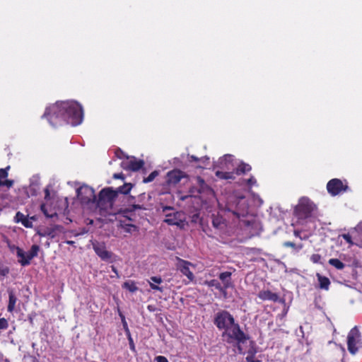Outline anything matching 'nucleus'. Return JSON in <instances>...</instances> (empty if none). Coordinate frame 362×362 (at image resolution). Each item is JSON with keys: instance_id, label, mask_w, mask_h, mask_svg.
<instances>
[{"instance_id": "obj_41", "label": "nucleus", "mask_w": 362, "mask_h": 362, "mask_svg": "<svg viewBox=\"0 0 362 362\" xmlns=\"http://www.w3.org/2000/svg\"><path fill=\"white\" fill-rule=\"evenodd\" d=\"M59 228V226H55L54 228H48L47 230L46 234L50 238H53L55 236V229H58Z\"/></svg>"}, {"instance_id": "obj_26", "label": "nucleus", "mask_w": 362, "mask_h": 362, "mask_svg": "<svg viewBox=\"0 0 362 362\" xmlns=\"http://www.w3.org/2000/svg\"><path fill=\"white\" fill-rule=\"evenodd\" d=\"M8 307H7V310L9 313H12L15 309L16 303L17 301V298H16L13 290H8Z\"/></svg>"}, {"instance_id": "obj_33", "label": "nucleus", "mask_w": 362, "mask_h": 362, "mask_svg": "<svg viewBox=\"0 0 362 362\" xmlns=\"http://www.w3.org/2000/svg\"><path fill=\"white\" fill-rule=\"evenodd\" d=\"M283 246L285 247H291L296 251H299L303 248V244L296 245L291 241H286L283 243Z\"/></svg>"}, {"instance_id": "obj_60", "label": "nucleus", "mask_w": 362, "mask_h": 362, "mask_svg": "<svg viewBox=\"0 0 362 362\" xmlns=\"http://www.w3.org/2000/svg\"><path fill=\"white\" fill-rule=\"evenodd\" d=\"M29 219H30V221H36L37 218L35 216H33L30 217Z\"/></svg>"}, {"instance_id": "obj_42", "label": "nucleus", "mask_w": 362, "mask_h": 362, "mask_svg": "<svg viewBox=\"0 0 362 362\" xmlns=\"http://www.w3.org/2000/svg\"><path fill=\"white\" fill-rule=\"evenodd\" d=\"M9 268L8 267H0V276L4 277L9 274Z\"/></svg>"}, {"instance_id": "obj_8", "label": "nucleus", "mask_w": 362, "mask_h": 362, "mask_svg": "<svg viewBox=\"0 0 362 362\" xmlns=\"http://www.w3.org/2000/svg\"><path fill=\"white\" fill-rule=\"evenodd\" d=\"M235 319L228 311L221 310L214 317V323L218 329L227 330L233 324Z\"/></svg>"}, {"instance_id": "obj_27", "label": "nucleus", "mask_w": 362, "mask_h": 362, "mask_svg": "<svg viewBox=\"0 0 362 362\" xmlns=\"http://www.w3.org/2000/svg\"><path fill=\"white\" fill-rule=\"evenodd\" d=\"M151 281L152 282H149V286L151 287V288L152 290H156V291H158L160 292H163V288L161 287V286H159L158 285H156L155 284L153 283H156V284H160L163 282V279L160 276H151Z\"/></svg>"}, {"instance_id": "obj_54", "label": "nucleus", "mask_w": 362, "mask_h": 362, "mask_svg": "<svg viewBox=\"0 0 362 362\" xmlns=\"http://www.w3.org/2000/svg\"><path fill=\"white\" fill-rule=\"evenodd\" d=\"M147 308L150 312H153L155 310V308L152 305H148Z\"/></svg>"}, {"instance_id": "obj_48", "label": "nucleus", "mask_w": 362, "mask_h": 362, "mask_svg": "<svg viewBox=\"0 0 362 362\" xmlns=\"http://www.w3.org/2000/svg\"><path fill=\"white\" fill-rule=\"evenodd\" d=\"M13 185V181L11 180H6L2 181V186H6L7 187H11Z\"/></svg>"}, {"instance_id": "obj_30", "label": "nucleus", "mask_w": 362, "mask_h": 362, "mask_svg": "<svg viewBox=\"0 0 362 362\" xmlns=\"http://www.w3.org/2000/svg\"><path fill=\"white\" fill-rule=\"evenodd\" d=\"M40 247L37 245H33L31 246L30 250L27 253L30 262L32 259L37 256Z\"/></svg>"}, {"instance_id": "obj_18", "label": "nucleus", "mask_w": 362, "mask_h": 362, "mask_svg": "<svg viewBox=\"0 0 362 362\" xmlns=\"http://www.w3.org/2000/svg\"><path fill=\"white\" fill-rule=\"evenodd\" d=\"M16 223H21L24 227L27 228H32L33 227V222L30 221L28 216H25L21 211H18L14 217Z\"/></svg>"}, {"instance_id": "obj_55", "label": "nucleus", "mask_w": 362, "mask_h": 362, "mask_svg": "<svg viewBox=\"0 0 362 362\" xmlns=\"http://www.w3.org/2000/svg\"><path fill=\"white\" fill-rule=\"evenodd\" d=\"M1 362H11L10 360L7 358H4L3 357V355L1 354Z\"/></svg>"}, {"instance_id": "obj_2", "label": "nucleus", "mask_w": 362, "mask_h": 362, "mask_svg": "<svg viewBox=\"0 0 362 362\" xmlns=\"http://www.w3.org/2000/svg\"><path fill=\"white\" fill-rule=\"evenodd\" d=\"M63 102H57L47 107L42 115L53 127L62 125L64 123Z\"/></svg>"}, {"instance_id": "obj_34", "label": "nucleus", "mask_w": 362, "mask_h": 362, "mask_svg": "<svg viewBox=\"0 0 362 362\" xmlns=\"http://www.w3.org/2000/svg\"><path fill=\"white\" fill-rule=\"evenodd\" d=\"M158 175V172L157 170H154L150 173V175L144 177L143 180L144 183H148L154 180V179Z\"/></svg>"}, {"instance_id": "obj_11", "label": "nucleus", "mask_w": 362, "mask_h": 362, "mask_svg": "<svg viewBox=\"0 0 362 362\" xmlns=\"http://www.w3.org/2000/svg\"><path fill=\"white\" fill-rule=\"evenodd\" d=\"M92 245L95 252L102 260L107 261L112 258L113 254L107 250L105 243L95 240L92 243Z\"/></svg>"}, {"instance_id": "obj_12", "label": "nucleus", "mask_w": 362, "mask_h": 362, "mask_svg": "<svg viewBox=\"0 0 362 362\" xmlns=\"http://www.w3.org/2000/svg\"><path fill=\"white\" fill-rule=\"evenodd\" d=\"M144 165V161L143 160L132 159L127 161H123L121 163V166L124 170L131 171H138L142 168Z\"/></svg>"}, {"instance_id": "obj_57", "label": "nucleus", "mask_w": 362, "mask_h": 362, "mask_svg": "<svg viewBox=\"0 0 362 362\" xmlns=\"http://www.w3.org/2000/svg\"><path fill=\"white\" fill-rule=\"evenodd\" d=\"M66 243L68 244V245H72L74 244V241H73V240H66Z\"/></svg>"}, {"instance_id": "obj_19", "label": "nucleus", "mask_w": 362, "mask_h": 362, "mask_svg": "<svg viewBox=\"0 0 362 362\" xmlns=\"http://www.w3.org/2000/svg\"><path fill=\"white\" fill-rule=\"evenodd\" d=\"M180 214L179 212H174L173 214H168L165 215L164 222L170 226H179L182 223L180 218Z\"/></svg>"}, {"instance_id": "obj_43", "label": "nucleus", "mask_w": 362, "mask_h": 362, "mask_svg": "<svg viewBox=\"0 0 362 362\" xmlns=\"http://www.w3.org/2000/svg\"><path fill=\"white\" fill-rule=\"evenodd\" d=\"M246 183L250 187H251L253 185H257V180L253 176H251L249 179L246 180Z\"/></svg>"}, {"instance_id": "obj_21", "label": "nucleus", "mask_w": 362, "mask_h": 362, "mask_svg": "<svg viewBox=\"0 0 362 362\" xmlns=\"http://www.w3.org/2000/svg\"><path fill=\"white\" fill-rule=\"evenodd\" d=\"M231 275L232 273L230 272H221L218 275L219 279L223 283V286L225 288V290L227 291V289L232 286V281H231Z\"/></svg>"}, {"instance_id": "obj_3", "label": "nucleus", "mask_w": 362, "mask_h": 362, "mask_svg": "<svg viewBox=\"0 0 362 362\" xmlns=\"http://www.w3.org/2000/svg\"><path fill=\"white\" fill-rule=\"evenodd\" d=\"M316 205L308 197H301L296 206L293 214L298 220H306L313 216Z\"/></svg>"}, {"instance_id": "obj_59", "label": "nucleus", "mask_w": 362, "mask_h": 362, "mask_svg": "<svg viewBox=\"0 0 362 362\" xmlns=\"http://www.w3.org/2000/svg\"><path fill=\"white\" fill-rule=\"evenodd\" d=\"M294 235H295V236H296V237H299V236H300V231H298V230H294Z\"/></svg>"}, {"instance_id": "obj_14", "label": "nucleus", "mask_w": 362, "mask_h": 362, "mask_svg": "<svg viewBox=\"0 0 362 362\" xmlns=\"http://www.w3.org/2000/svg\"><path fill=\"white\" fill-rule=\"evenodd\" d=\"M184 177V173L180 170H173L167 173V183L175 185Z\"/></svg>"}, {"instance_id": "obj_7", "label": "nucleus", "mask_w": 362, "mask_h": 362, "mask_svg": "<svg viewBox=\"0 0 362 362\" xmlns=\"http://www.w3.org/2000/svg\"><path fill=\"white\" fill-rule=\"evenodd\" d=\"M248 204L245 197H236L232 203H228V209L237 217L245 216L247 214Z\"/></svg>"}, {"instance_id": "obj_23", "label": "nucleus", "mask_w": 362, "mask_h": 362, "mask_svg": "<svg viewBox=\"0 0 362 362\" xmlns=\"http://www.w3.org/2000/svg\"><path fill=\"white\" fill-rule=\"evenodd\" d=\"M16 255L18 258V261L21 266L25 267L30 264L27 253L23 249L17 248Z\"/></svg>"}, {"instance_id": "obj_9", "label": "nucleus", "mask_w": 362, "mask_h": 362, "mask_svg": "<svg viewBox=\"0 0 362 362\" xmlns=\"http://www.w3.org/2000/svg\"><path fill=\"white\" fill-rule=\"evenodd\" d=\"M76 194L82 204H88L97 202L94 189L88 185H84L78 188Z\"/></svg>"}, {"instance_id": "obj_47", "label": "nucleus", "mask_w": 362, "mask_h": 362, "mask_svg": "<svg viewBox=\"0 0 362 362\" xmlns=\"http://www.w3.org/2000/svg\"><path fill=\"white\" fill-rule=\"evenodd\" d=\"M156 362H169L168 358L163 356H158L155 358Z\"/></svg>"}, {"instance_id": "obj_53", "label": "nucleus", "mask_w": 362, "mask_h": 362, "mask_svg": "<svg viewBox=\"0 0 362 362\" xmlns=\"http://www.w3.org/2000/svg\"><path fill=\"white\" fill-rule=\"evenodd\" d=\"M125 332V334L127 335V339H129V337H132V335H131V332L129 331V329H127L124 331Z\"/></svg>"}, {"instance_id": "obj_20", "label": "nucleus", "mask_w": 362, "mask_h": 362, "mask_svg": "<svg viewBox=\"0 0 362 362\" xmlns=\"http://www.w3.org/2000/svg\"><path fill=\"white\" fill-rule=\"evenodd\" d=\"M316 277L318 281V288L322 290L328 291L331 284L329 279L320 273L316 274Z\"/></svg>"}, {"instance_id": "obj_52", "label": "nucleus", "mask_w": 362, "mask_h": 362, "mask_svg": "<svg viewBox=\"0 0 362 362\" xmlns=\"http://www.w3.org/2000/svg\"><path fill=\"white\" fill-rule=\"evenodd\" d=\"M50 192L48 188L45 189V199H48L49 198Z\"/></svg>"}, {"instance_id": "obj_6", "label": "nucleus", "mask_w": 362, "mask_h": 362, "mask_svg": "<svg viewBox=\"0 0 362 362\" xmlns=\"http://www.w3.org/2000/svg\"><path fill=\"white\" fill-rule=\"evenodd\" d=\"M361 334L357 326L354 327L348 333L347 348L350 354L354 355L361 346Z\"/></svg>"}, {"instance_id": "obj_24", "label": "nucleus", "mask_w": 362, "mask_h": 362, "mask_svg": "<svg viewBox=\"0 0 362 362\" xmlns=\"http://www.w3.org/2000/svg\"><path fill=\"white\" fill-rule=\"evenodd\" d=\"M251 170L252 167L249 164L242 161L235 169L234 173L237 175H241L250 172Z\"/></svg>"}, {"instance_id": "obj_38", "label": "nucleus", "mask_w": 362, "mask_h": 362, "mask_svg": "<svg viewBox=\"0 0 362 362\" xmlns=\"http://www.w3.org/2000/svg\"><path fill=\"white\" fill-rule=\"evenodd\" d=\"M10 166H7L5 168H1L0 169V180L4 179L8 177V170H9Z\"/></svg>"}, {"instance_id": "obj_13", "label": "nucleus", "mask_w": 362, "mask_h": 362, "mask_svg": "<svg viewBox=\"0 0 362 362\" xmlns=\"http://www.w3.org/2000/svg\"><path fill=\"white\" fill-rule=\"evenodd\" d=\"M121 202L123 203L122 204V206H129L128 209L124 210V211L132 212L136 209H145V208L140 204H136L135 197L128 194L125 198H124Z\"/></svg>"}, {"instance_id": "obj_51", "label": "nucleus", "mask_w": 362, "mask_h": 362, "mask_svg": "<svg viewBox=\"0 0 362 362\" xmlns=\"http://www.w3.org/2000/svg\"><path fill=\"white\" fill-rule=\"evenodd\" d=\"M111 269H112V271L115 274L117 278H119V274L117 269L114 265L111 266Z\"/></svg>"}, {"instance_id": "obj_35", "label": "nucleus", "mask_w": 362, "mask_h": 362, "mask_svg": "<svg viewBox=\"0 0 362 362\" xmlns=\"http://www.w3.org/2000/svg\"><path fill=\"white\" fill-rule=\"evenodd\" d=\"M41 211L43 212V214H45V216L47 218H53L54 216H57V213L56 212H54V213H52V214H49L48 211H47V209L46 208V206L45 204H42L41 206Z\"/></svg>"}, {"instance_id": "obj_58", "label": "nucleus", "mask_w": 362, "mask_h": 362, "mask_svg": "<svg viewBox=\"0 0 362 362\" xmlns=\"http://www.w3.org/2000/svg\"><path fill=\"white\" fill-rule=\"evenodd\" d=\"M32 362H40L35 356L32 358Z\"/></svg>"}, {"instance_id": "obj_36", "label": "nucleus", "mask_w": 362, "mask_h": 362, "mask_svg": "<svg viewBox=\"0 0 362 362\" xmlns=\"http://www.w3.org/2000/svg\"><path fill=\"white\" fill-rule=\"evenodd\" d=\"M209 158L206 157V156H204V157H202L201 158L192 155L189 157V160L190 161H194V162H197V161H202L203 163H204L205 162H208L209 160Z\"/></svg>"}, {"instance_id": "obj_10", "label": "nucleus", "mask_w": 362, "mask_h": 362, "mask_svg": "<svg viewBox=\"0 0 362 362\" xmlns=\"http://www.w3.org/2000/svg\"><path fill=\"white\" fill-rule=\"evenodd\" d=\"M348 186L344 185L342 181L338 178L330 180L327 184V189L332 196H337L342 192H346Z\"/></svg>"}, {"instance_id": "obj_40", "label": "nucleus", "mask_w": 362, "mask_h": 362, "mask_svg": "<svg viewBox=\"0 0 362 362\" xmlns=\"http://www.w3.org/2000/svg\"><path fill=\"white\" fill-rule=\"evenodd\" d=\"M8 327V320L4 318H0V329H6Z\"/></svg>"}, {"instance_id": "obj_49", "label": "nucleus", "mask_w": 362, "mask_h": 362, "mask_svg": "<svg viewBox=\"0 0 362 362\" xmlns=\"http://www.w3.org/2000/svg\"><path fill=\"white\" fill-rule=\"evenodd\" d=\"M112 177L114 179H120L122 180H125V175L123 174V173H115L113 175H112Z\"/></svg>"}, {"instance_id": "obj_39", "label": "nucleus", "mask_w": 362, "mask_h": 362, "mask_svg": "<svg viewBox=\"0 0 362 362\" xmlns=\"http://www.w3.org/2000/svg\"><path fill=\"white\" fill-rule=\"evenodd\" d=\"M321 255L319 254H313L310 257V261L315 264L320 263Z\"/></svg>"}, {"instance_id": "obj_46", "label": "nucleus", "mask_w": 362, "mask_h": 362, "mask_svg": "<svg viewBox=\"0 0 362 362\" xmlns=\"http://www.w3.org/2000/svg\"><path fill=\"white\" fill-rule=\"evenodd\" d=\"M342 238L350 245H354L351 236L349 233L343 234Z\"/></svg>"}, {"instance_id": "obj_5", "label": "nucleus", "mask_w": 362, "mask_h": 362, "mask_svg": "<svg viewBox=\"0 0 362 362\" xmlns=\"http://www.w3.org/2000/svg\"><path fill=\"white\" fill-rule=\"evenodd\" d=\"M119 201L115 189L107 187L102 189L97 199V205L100 208H112L116 202Z\"/></svg>"}, {"instance_id": "obj_17", "label": "nucleus", "mask_w": 362, "mask_h": 362, "mask_svg": "<svg viewBox=\"0 0 362 362\" xmlns=\"http://www.w3.org/2000/svg\"><path fill=\"white\" fill-rule=\"evenodd\" d=\"M192 264L186 260L180 259L179 269L181 273L186 276L189 281L194 278L193 273L190 271L189 266Z\"/></svg>"}, {"instance_id": "obj_50", "label": "nucleus", "mask_w": 362, "mask_h": 362, "mask_svg": "<svg viewBox=\"0 0 362 362\" xmlns=\"http://www.w3.org/2000/svg\"><path fill=\"white\" fill-rule=\"evenodd\" d=\"M8 247L11 252L16 251L17 252V248H20L18 246H16L15 245H8Z\"/></svg>"}, {"instance_id": "obj_37", "label": "nucleus", "mask_w": 362, "mask_h": 362, "mask_svg": "<svg viewBox=\"0 0 362 362\" xmlns=\"http://www.w3.org/2000/svg\"><path fill=\"white\" fill-rule=\"evenodd\" d=\"M248 354H249L245 358L247 362H262L260 360L255 358V352L251 353L250 351H249Z\"/></svg>"}, {"instance_id": "obj_16", "label": "nucleus", "mask_w": 362, "mask_h": 362, "mask_svg": "<svg viewBox=\"0 0 362 362\" xmlns=\"http://www.w3.org/2000/svg\"><path fill=\"white\" fill-rule=\"evenodd\" d=\"M257 296L262 300H270L272 302H278L279 300V296L277 293H273L269 290L260 291Z\"/></svg>"}, {"instance_id": "obj_45", "label": "nucleus", "mask_w": 362, "mask_h": 362, "mask_svg": "<svg viewBox=\"0 0 362 362\" xmlns=\"http://www.w3.org/2000/svg\"><path fill=\"white\" fill-rule=\"evenodd\" d=\"M128 341H129V348H130L131 351L134 353H136V346L134 343L132 337H129V339H128Z\"/></svg>"}, {"instance_id": "obj_28", "label": "nucleus", "mask_w": 362, "mask_h": 362, "mask_svg": "<svg viewBox=\"0 0 362 362\" xmlns=\"http://www.w3.org/2000/svg\"><path fill=\"white\" fill-rule=\"evenodd\" d=\"M234 172H223L217 170L215 175L217 177L222 180H233L235 179Z\"/></svg>"}, {"instance_id": "obj_62", "label": "nucleus", "mask_w": 362, "mask_h": 362, "mask_svg": "<svg viewBox=\"0 0 362 362\" xmlns=\"http://www.w3.org/2000/svg\"><path fill=\"white\" fill-rule=\"evenodd\" d=\"M2 186V181L0 180V187Z\"/></svg>"}, {"instance_id": "obj_22", "label": "nucleus", "mask_w": 362, "mask_h": 362, "mask_svg": "<svg viewBox=\"0 0 362 362\" xmlns=\"http://www.w3.org/2000/svg\"><path fill=\"white\" fill-rule=\"evenodd\" d=\"M204 284L208 286L209 287H214L216 289L219 291L221 293H222L224 296H226L227 291L225 290V288L221 285L217 279H211L210 281H206Z\"/></svg>"}, {"instance_id": "obj_32", "label": "nucleus", "mask_w": 362, "mask_h": 362, "mask_svg": "<svg viewBox=\"0 0 362 362\" xmlns=\"http://www.w3.org/2000/svg\"><path fill=\"white\" fill-rule=\"evenodd\" d=\"M223 224L224 223L221 217L213 216L212 225L215 228L220 229Z\"/></svg>"}, {"instance_id": "obj_31", "label": "nucleus", "mask_w": 362, "mask_h": 362, "mask_svg": "<svg viewBox=\"0 0 362 362\" xmlns=\"http://www.w3.org/2000/svg\"><path fill=\"white\" fill-rule=\"evenodd\" d=\"M329 264L337 269H343L345 267V264L339 259L332 258L329 259Z\"/></svg>"}, {"instance_id": "obj_15", "label": "nucleus", "mask_w": 362, "mask_h": 362, "mask_svg": "<svg viewBox=\"0 0 362 362\" xmlns=\"http://www.w3.org/2000/svg\"><path fill=\"white\" fill-rule=\"evenodd\" d=\"M134 185L130 182H125L123 185L118 187L115 189V191L117 194V198L119 201L122 200L128 194H129Z\"/></svg>"}, {"instance_id": "obj_29", "label": "nucleus", "mask_w": 362, "mask_h": 362, "mask_svg": "<svg viewBox=\"0 0 362 362\" xmlns=\"http://www.w3.org/2000/svg\"><path fill=\"white\" fill-rule=\"evenodd\" d=\"M122 288L128 290L131 293L136 292L139 288L134 281H127L122 284Z\"/></svg>"}, {"instance_id": "obj_44", "label": "nucleus", "mask_w": 362, "mask_h": 362, "mask_svg": "<svg viewBox=\"0 0 362 362\" xmlns=\"http://www.w3.org/2000/svg\"><path fill=\"white\" fill-rule=\"evenodd\" d=\"M119 316L122 318V323L124 330L125 331L127 329H129L128 325H127V322L125 320V317L124 316V315L122 313H119Z\"/></svg>"}, {"instance_id": "obj_25", "label": "nucleus", "mask_w": 362, "mask_h": 362, "mask_svg": "<svg viewBox=\"0 0 362 362\" xmlns=\"http://www.w3.org/2000/svg\"><path fill=\"white\" fill-rule=\"evenodd\" d=\"M127 219L119 220L118 226L127 233H131L132 231H136L137 227L134 224L127 223Z\"/></svg>"}, {"instance_id": "obj_1", "label": "nucleus", "mask_w": 362, "mask_h": 362, "mask_svg": "<svg viewBox=\"0 0 362 362\" xmlns=\"http://www.w3.org/2000/svg\"><path fill=\"white\" fill-rule=\"evenodd\" d=\"M64 115V123L72 126L80 124L83 120L82 107L74 101H62Z\"/></svg>"}, {"instance_id": "obj_56", "label": "nucleus", "mask_w": 362, "mask_h": 362, "mask_svg": "<svg viewBox=\"0 0 362 362\" xmlns=\"http://www.w3.org/2000/svg\"><path fill=\"white\" fill-rule=\"evenodd\" d=\"M228 158H230V155H225L223 158V160L221 161V163H222L223 160L226 161Z\"/></svg>"}, {"instance_id": "obj_61", "label": "nucleus", "mask_w": 362, "mask_h": 362, "mask_svg": "<svg viewBox=\"0 0 362 362\" xmlns=\"http://www.w3.org/2000/svg\"><path fill=\"white\" fill-rule=\"evenodd\" d=\"M166 209H171L170 207H165L163 211H165Z\"/></svg>"}, {"instance_id": "obj_4", "label": "nucleus", "mask_w": 362, "mask_h": 362, "mask_svg": "<svg viewBox=\"0 0 362 362\" xmlns=\"http://www.w3.org/2000/svg\"><path fill=\"white\" fill-rule=\"evenodd\" d=\"M223 337H227V342L231 343L235 341L238 344V349L241 351L240 344L246 342L249 339V336L245 334L240 329V325L235 322L230 327L223 333Z\"/></svg>"}]
</instances>
